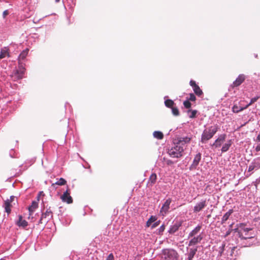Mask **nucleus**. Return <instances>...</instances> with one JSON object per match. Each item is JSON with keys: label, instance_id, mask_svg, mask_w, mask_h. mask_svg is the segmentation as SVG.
Wrapping results in <instances>:
<instances>
[{"label": "nucleus", "instance_id": "nucleus-1", "mask_svg": "<svg viewBox=\"0 0 260 260\" xmlns=\"http://www.w3.org/2000/svg\"><path fill=\"white\" fill-rule=\"evenodd\" d=\"M191 140L189 137L180 138L175 146L168 150L169 155L173 158H179L183 155V152L185 149V145L189 143Z\"/></svg>", "mask_w": 260, "mask_h": 260}, {"label": "nucleus", "instance_id": "nucleus-2", "mask_svg": "<svg viewBox=\"0 0 260 260\" xmlns=\"http://www.w3.org/2000/svg\"><path fill=\"white\" fill-rule=\"evenodd\" d=\"M234 231L237 233V235L241 239H251L254 237L253 229L245 228L243 223L240 224L238 228L235 229Z\"/></svg>", "mask_w": 260, "mask_h": 260}, {"label": "nucleus", "instance_id": "nucleus-3", "mask_svg": "<svg viewBox=\"0 0 260 260\" xmlns=\"http://www.w3.org/2000/svg\"><path fill=\"white\" fill-rule=\"evenodd\" d=\"M218 130V126L217 125L210 126L205 128L201 136V142L202 143H206L210 140Z\"/></svg>", "mask_w": 260, "mask_h": 260}, {"label": "nucleus", "instance_id": "nucleus-4", "mask_svg": "<svg viewBox=\"0 0 260 260\" xmlns=\"http://www.w3.org/2000/svg\"><path fill=\"white\" fill-rule=\"evenodd\" d=\"M161 258L163 260H178L179 254L173 249H164L161 251Z\"/></svg>", "mask_w": 260, "mask_h": 260}, {"label": "nucleus", "instance_id": "nucleus-5", "mask_svg": "<svg viewBox=\"0 0 260 260\" xmlns=\"http://www.w3.org/2000/svg\"><path fill=\"white\" fill-rule=\"evenodd\" d=\"M25 72V68L22 64H19L17 69L14 70L12 75L11 77L13 80L16 81L23 78Z\"/></svg>", "mask_w": 260, "mask_h": 260}, {"label": "nucleus", "instance_id": "nucleus-6", "mask_svg": "<svg viewBox=\"0 0 260 260\" xmlns=\"http://www.w3.org/2000/svg\"><path fill=\"white\" fill-rule=\"evenodd\" d=\"M53 218V212L50 207H49L46 211L42 213L40 219L39 220V223L42 224L43 223H47L49 219Z\"/></svg>", "mask_w": 260, "mask_h": 260}, {"label": "nucleus", "instance_id": "nucleus-7", "mask_svg": "<svg viewBox=\"0 0 260 260\" xmlns=\"http://www.w3.org/2000/svg\"><path fill=\"white\" fill-rule=\"evenodd\" d=\"M61 199L63 202H66L68 204H71L73 203V199L70 196V192L69 187H67V189L65 192H63V194L61 196Z\"/></svg>", "mask_w": 260, "mask_h": 260}, {"label": "nucleus", "instance_id": "nucleus-8", "mask_svg": "<svg viewBox=\"0 0 260 260\" xmlns=\"http://www.w3.org/2000/svg\"><path fill=\"white\" fill-rule=\"evenodd\" d=\"M189 84L192 87L194 93L198 96L200 97L203 94L202 90L200 88L199 86L196 84L194 81L190 80L189 82Z\"/></svg>", "mask_w": 260, "mask_h": 260}, {"label": "nucleus", "instance_id": "nucleus-9", "mask_svg": "<svg viewBox=\"0 0 260 260\" xmlns=\"http://www.w3.org/2000/svg\"><path fill=\"white\" fill-rule=\"evenodd\" d=\"M245 80V76L244 74H240L236 78L231 85L232 88H235L240 86Z\"/></svg>", "mask_w": 260, "mask_h": 260}, {"label": "nucleus", "instance_id": "nucleus-10", "mask_svg": "<svg viewBox=\"0 0 260 260\" xmlns=\"http://www.w3.org/2000/svg\"><path fill=\"white\" fill-rule=\"evenodd\" d=\"M171 202H172L171 199L169 198L165 201V202L163 204L162 207L160 209V213L162 214V215H164V214H166L168 212V211L170 208V205Z\"/></svg>", "mask_w": 260, "mask_h": 260}, {"label": "nucleus", "instance_id": "nucleus-11", "mask_svg": "<svg viewBox=\"0 0 260 260\" xmlns=\"http://www.w3.org/2000/svg\"><path fill=\"white\" fill-rule=\"evenodd\" d=\"M207 205L206 201L203 200L197 203L193 208V212L198 213L202 210Z\"/></svg>", "mask_w": 260, "mask_h": 260}, {"label": "nucleus", "instance_id": "nucleus-12", "mask_svg": "<svg viewBox=\"0 0 260 260\" xmlns=\"http://www.w3.org/2000/svg\"><path fill=\"white\" fill-rule=\"evenodd\" d=\"M226 138V135H220L218 138L215 140V142L213 144L212 146H215L216 148L219 147L221 146V144L225 141Z\"/></svg>", "mask_w": 260, "mask_h": 260}, {"label": "nucleus", "instance_id": "nucleus-13", "mask_svg": "<svg viewBox=\"0 0 260 260\" xmlns=\"http://www.w3.org/2000/svg\"><path fill=\"white\" fill-rule=\"evenodd\" d=\"M201 159V154L200 153H198L197 154L194 158L192 164L190 167V169H195L196 167L198 166L199 162L200 161Z\"/></svg>", "mask_w": 260, "mask_h": 260}, {"label": "nucleus", "instance_id": "nucleus-14", "mask_svg": "<svg viewBox=\"0 0 260 260\" xmlns=\"http://www.w3.org/2000/svg\"><path fill=\"white\" fill-rule=\"evenodd\" d=\"M203 239V236L201 235L197 236V237H193V238L189 241L188 246H191L195 245L199 243Z\"/></svg>", "mask_w": 260, "mask_h": 260}, {"label": "nucleus", "instance_id": "nucleus-15", "mask_svg": "<svg viewBox=\"0 0 260 260\" xmlns=\"http://www.w3.org/2000/svg\"><path fill=\"white\" fill-rule=\"evenodd\" d=\"M157 175L155 173H152L149 177L148 181L147 183L148 187H151L156 182Z\"/></svg>", "mask_w": 260, "mask_h": 260}, {"label": "nucleus", "instance_id": "nucleus-16", "mask_svg": "<svg viewBox=\"0 0 260 260\" xmlns=\"http://www.w3.org/2000/svg\"><path fill=\"white\" fill-rule=\"evenodd\" d=\"M38 207V201H33L31 203V205L28 208L29 215H31L33 213V212L36 210L37 208Z\"/></svg>", "mask_w": 260, "mask_h": 260}, {"label": "nucleus", "instance_id": "nucleus-17", "mask_svg": "<svg viewBox=\"0 0 260 260\" xmlns=\"http://www.w3.org/2000/svg\"><path fill=\"white\" fill-rule=\"evenodd\" d=\"M202 225H198L192 230L188 234V238L193 237L197 235L201 230Z\"/></svg>", "mask_w": 260, "mask_h": 260}, {"label": "nucleus", "instance_id": "nucleus-18", "mask_svg": "<svg viewBox=\"0 0 260 260\" xmlns=\"http://www.w3.org/2000/svg\"><path fill=\"white\" fill-rule=\"evenodd\" d=\"M181 225V222H176L174 224H173L171 227L170 228L169 232L170 234H174L176 231H177L180 228V226Z\"/></svg>", "mask_w": 260, "mask_h": 260}, {"label": "nucleus", "instance_id": "nucleus-19", "mask_svg": "<svg viewBox=\"0 0 260 260\" xmlns=\"http://www.w3.org/2000/svg\"><path fill=\"white\" fill-rule=\"evenodd\" d=\"M17 225L19 226H22L23 228H25L27 226L28 223L25 220L23 219L22 216L21 215H19V220L17 222Z\"/></svg>", "mask_w": 260, "mask_h": 260}, {"label": "nucleus", "instance_id": "nucleus-20", "mask_svg": "<svg viewBox=\"0 0 260 260\" xmlns=\"http://www.w3.org/2000/svg\"><path fill=\"white\" fill-rule=\"evenodd\" d=\"M11 201H9V200H7L5 202L4 207L5 209V211L9 214L11 213Z\"/></svg>", "mask_w": 260, "mask_h": 260}, {"label": "nucleus", "instance_id": "nucleus-21", "mask_svg": "<svg viewBox=\"0 0 260 260\" xmlns=\"http://www.w3.org/2000/svg\"><path fill=\"white\" fill-rule=\"evenodd\" d=\"M233 210L230 209L229 210L228 212L225 213L224 215L223 216L222 219H221V223H224L229 218V217L230 215L233 213Z\"/></svg>", "mask_w": 260, "mask_h": 260}, {"label": "nucleus", "instance_id": "nucleus-22", "mask_svg": "<svg viewBox=\"0 0 260 260\" xmlns=\"http://www.w3.org/2000/svg\"><path fill=\"white\" fill-rule=\"evenodd\" d=\"M197 251V248H190L188 254V259L192 260Z\"/></svg>", "mask_w": 260, "mask_h": 260}, {"label": "nucleus", "instance_id": "nucleus-23", "mask_svg": "<svg viewBox=\"0 0 260 260\" xmlns=\"http://www.w3.org/2000/svg\"><path fill=\"white\" fill-rule=\"evenodd\" d=\"M231 145H232V141L231 140L228 141L226 143L224 144L223 145V146L221 148V151L222 152H225L227 151Z\"/></svg>", "mask_w": 260, "mask_h": 260}, {"label": "nucleus", "instance_id": "nucleus-24", "mask_svg": "<svg viewBox=\"0 0 260 260\" xmlns=\"http://www.w3.org/2000/svg\"><path fill=\"white\" fill-rule=\"evenodd\" d=\"M67 181L63 178H60L57 179V181L55 183H52V186H54V185L62 186L65 185Z\"/></svg>", "mask_w": 260, "mask_h": 260}, {"label": "nucleus", "instance_id": "nucleus-25", "mask_svg": "<svg viewBox=\"0 0 260 260\" xmlns=\"http://www.w3.org/2000/svg\"><path fill=\"white\" fill-rule=\"evenodd\" d=\"M153 136L158 140H161L164 138V134L160 131H155L153 133Z\"/></svg>", "mask_w": 260, "mask_h": 260}, {"label": "nucleus", "instance_id": "nucleus-26", "mask_svg": "<svg viewBox=\"0 0 260 260\" xmlns=\"http://www.w3.org/2000/svg\"><path fill=\"white\" fill-rule=\"evenodd\" d=\"M244 110H245L244 107H239L237 105H234L232 108L233 112L236 113Z\"/></svg>", "mask_w": 260, "mask_h": 260}, {"label": "nucleus", "instance_id": "nucleus-27", "mask_svg": "<svg viewBox=\"0 0 260 260\" xmlns=\"http://www.w3.org/2000/svg\"><path fill=\"white\" fill-rule=\"evenodd\" d=\"M174 104L175 103L174 101L170 99L167 100L165 102V106L168 108H172L173 107Z\"/></svg>", "mask_w": 260, "mask_h": 260}, {"label": "nucleus", "instance_id": "nucleus-28", "mask_svg": "<svg viewBox=\"0 0 260 260\" xmlns=\"http://www.w3.org/2000/svg\"><path fill=\"white\" fill-rule=\"evenodd\" d=\"M28 52V49H26L25 50H23L19 55V58L21 59H24L26 56L27 55Z\"/></svg>", "mask_w": 260, "mask_h": 260}, {"label": "nucleus", "instance_id": "nucleus-29", "mask_svg": "<svg viewBox=\"0 0 260 260\" xmlns=\"http://www.w3.org/2000/svg\"><path fill=\"white\" fill-rule=\"evenodd\" d=\"M7 55L9 56L8 51L5 49H2L0 53V59L5 57Z\"/></svg>", "mask_w": 260, "mask_h": 260}, {"label": "nucleus", "instance_id": "nucleus-30", "mask_svg": "<svg viewBox=\"0 0 260 260\" xmlns=\"http://www.w3.org/2000/svg\"><path fill=\"white\" fill-rule=\"evenodd\" d=\"M156 220V218L155 216H151L149 218V219L148 220V221H147L146 222V226L147 227H149L150 226L151 224L154 222L155 220Z\"/></svg>", "mask_w": 260, "mask_h": 260}, {"label": "nucleus", "instance_id": "nucleus-31", "mask_svg": "<svg viewBox=\"0 0 260 260\" xmlns=\"http://www.w3.org/2000/svg\"><path fill=\"white\" fill-rule=\"evenodd\" d=\"M172 112L175 116H178L179 115V111L177 107H173L172 108Z\"/></svg>", "mask_w": 260, "mask_h": 260}, {"label": "nucleus", "instance_id": "nucleus-32", "mask_svg": "<svg viewBox=\"0 0 260 260\" xmlns=\"http://www.w3.org/2000/svg\"><path fill=\"white\" fill-rule=\"evenodd\" d=\"M183 105L186 108L188 109L191 107V104L188 100H186L183 102Z\"/></svg>", "mask_w": 260, "mask_h": 260}, {"label": "nucleus", "instance_id": "nucleus-33", "mask_svg": "<svg viewBox=\"0 0 260 260\" xmlns=\"http://www.w3.org/2000/svg\"><path fill=\"white\" fill-rule=\"evenodd\" d=\"M188 112H191V115L189 116V117L191 118H194L196 117V114L197 113V111L196 110H188Z\"/></svg>", "mask_w": 260, "mask_h": 260}, {"label": "nucleus", "instance_id": "nucleus-34", "mask_svg": "<svg viewBox=\"0 0 260 260\" xmlns=\"http://www.w3.org/2000/svg\"><path fill=\"white\" fill-rule=\"evenodd\" d=\"M196 100V97L193 93L189 94V98L188 99V101H195Z\"/></svg>", "mask_w": 260, "mask_h": 260}, {"label": "nucleus", "instance_id": "nucleus-35", "mask_svg": "<svg viewBox=\"0 0 260 260\" xmlns=\"http://www.w3.org/2000/svg\"><path fill=\"white\" fill-rule=\"evenodd\" d=\"M165 229V225L164 224L161 225L160 226V228H159V229L158 230V234H160V235L164 231Z\"/></svg>", "mask_w": 260, "mask_h": 260}, {"label": "nucleus", "instance_id": "nucleus-36", "mask_svg": "<svg viewBox=\"0 0 260 260\" xmlns=\"http://www.w3.org/2000/svg\"><path fill=\"white\" fill-rule=\"evenodd\" d=\"M255 168V165L254 164L252 163L248 167V172H251L253 171L254 168Z\"/></svg>", "mask_w": 260, "mask_h": 260}, {"label": "nucleus", "instance_id": "nucleus-37", "mask_svg": "<svg viewBox=\"0 0 260 260\" xmlns=\"http://www.w3.org/2000/svg\"><path fill=\"white\" fill-rule=\"evenodd\" d=\"M106 260H114V257L113 253H110L107 257Z\"/></svg>", "mask_w": 260, "mask_h": 260}, {"label": "nucleus", "instance_id": "nucleus-38", "mask_svg": "<svg viewBox=\"0 0 260 260\" xmlns=\"http://www.w3.org/2000/svg\"><path fill=\"white\" fill-rule=\"evenodd\" d=\"M259 98V96H257L256 97H254L253 98H252L251 99V101L254 103H255V102H256L257 101V100Z\"/></svg>", "mask_w": 260, "mask_h": 260}, {"label": "nucleus", "instance_id": "nucleus-39", "mask_svg": "<svg viewBox=\"0 0 260 260\" xmlns=\"http://www.w3.org/2000/svg\"><path fill=\"white\" fill-rule=\"evenodd\" d=\"M255 151L256 152H258L260 151V143L258 145H257L255 147Z\"/></svg>", "mask_w": 260, "mask_h": 260}, {"label": "nucleus", "instance_id": "nucleus-40", "mask_svg": "<svg viewBox=\"0 0 260 260\" xmlns=\"http://www.w3.org/2000/svg\"><path fill=\"white\" fill-rule=\"evenodd\" d=\"M253 103L250 101V103L248 105H247L245 107H244V109H247L249 106L251 105Z\"/></svg>", "mask_w": 260, "mask_h": 260}, {"label": "nucleus", "instance_id": "nucleus-41", "mask_svg": "<svg viewBox=\"0 0 260 260\" xmlns=\"http://www.w3.org/2000/svg\"><path fill=\"white\" fill-rule=\"evenodd\" d=\"M253 103L250 101V103L248 105H247L245 107H244V109H247L249 106L251 105Z\"/></svg>", "mask_w": 260, "mask_h": 260}, {"label": "nucleus", "instance_id": "nucleus-42", "mask_svg": "<svg viewBox=\"0 0 260 260\" xmlns=\"http://www.w3.org/2000/svg\"><path fill=\"white\" fill-rule=\"evenodd\" d=\"M235 249V247H233V248H232V249L231 250V254H230V255L231 256L233 255V254L234 253V251Z\"/></svg>", "mask_w": 260, "mask_h": 260}, {"label": "nucleus", "instance_id": "nucleus-43", "mask_svg": "<svg viewBox=\"0 0 260 260\" xmlns=\"http://www.w3.org/2000/svg\"><path fill=\"white\" fill-rule=\"evenodd\" d=\"M173 161L171 160H168L167 161V164L168 165H171L173 164Z\"/></svg>", "mask_w": 260, "mask_h": 260}, {"label": "nucleus", "instance_id": "nucleus-44", "mask_svg": "<svg viewBox=\"0 0 260 260\" xmlns=\"http://www.w3.org/2000/svg\"><path fill=\"white\" fill-rule=\"evenodd\" d=\"M158 224H159V223H158L157 222H155V223H154L152 225V228H155L156 226H157Z\"/></svg>", "mask_w": 260, "mask_h": 260}, {"label": "nucleus", "instance_id": "nucleus-45", "mask_svg": "<svg viewBox=\"0 0 260 260\" xmlns=\"http://www.w3.org/2000/svg\"><path fill=\"white\" fill-rule=\"evenodd\" d=\"M8 14V12L7 10H6L4 12H3V15L4 17H5L6 15H7Z\"/></svg>", "mask_w": 260, "mask_h": 260}, {"label": "nucleus", "instance_id": "nucleus-46", "mask_svg": "<svg viewBox=\"0 0 260 260\" xmlns=\"http://www.w3.org/2000/svg\"><path fill=\"white\" fill-rule=\"evenodd\" d=\"M256 141L258 142L260 141V133L258 135V136L256 138Z\"/></svg>", "mask_w": 260, "mask_h": 260}, {"label": "nucleus", "instance_id": "nucleus-47", "mask_svg": "<svg viewBox=\"0 0 260 260\" xmlns=\"http://www.w3.org/2000/svg\"><path fill=\"white\" fill-rule=\"evenodd\" d=\"M230 234H231V231H230V230H229V231L226 232V234H225V237H226V236H229Z\"/></svg>", "mask_w": 260, "mask_h": 260}, {"label": "nucleus", "instance_id": "nucleus-48", "mask_svg": "<svg viewBox=\"0 0 260 260\" xmlns=\"http://www.w3.org/2000/svg\"><path fill=\"white\" fill-rule=\"evenodd\" d=\"M38 195H40L41 197L42 195L44 196V194L43 191H40L39 193H38Z\"/></svg>", "mask_w": 260, "mask_h": 260}, {"label": "nucleus", "instance_id": "nucleus-49", "mask_svg": "<svg viewBox=\"0 0 260 260\" xmlns=\"http://www.w3.org/2000/svg\"><path fill=\"white\" fill-rule=\"evenodd\" d=\"M224 247H225V244H222V246L221 247V250H222V251L221 252V253L222 252V251H223V250L224 249Z\"/></svg>", "mask_w": 260, "mask_h": 260}, {"label": "nucleus", "instance_id": "nucleus-50", "mask_svg": "<svg viewBox=\"0 0 260 260\" xmlns=\"http://www.w3.org/2000/svg\"><path fill=\"white\" fill-rule=\"evenodd\" d=\"M40 199V196L38 194V196L37 197V201H38V202L39 201Z\"/></svg>", "mask_w": 260, "mask_h": 260}, {"label": "nucleus", "instance_id": "nucleus-51", "mask_svg": "<svg viewBox=\"0 0 260 260\" xmlns=\"http://www.w3.org/2000/svg\"><path fill=\"white\" fill-rule=\"evenodd\" d=\"M14 199V197H10V200L9 201H11V202H12V200H13Z\"/></svg>", "mask_w": 260, "mask_h": 260}, {"label": "nucleus", "instance_id": "nucleus-52", "mask_svg": "<svg viewBox=\"0 0 260 260\" xmlns=\"http://www.w3.org/2000/svg\"><path fill=\"white\" fill-rule=\"evenodd\" d=\"M59 1H60V0H55V2L57 3V2H59Z\"/></svg>", "mask_w": 260, "mask_h": 260}, {"label": "nucleus", "instance_id": "nucleus-53", "mask_svg": "<svg viewBox=\"0 0 260 260\" xmlns=\"http://www.w3.org/2000/svg\"><path fill=\"white\" fill-rule=\"evenodd\" d=\"M0 260H3V259H0Z\"/></svg>", "mask_w": 260, "mask_h": 260}]
</instances>
